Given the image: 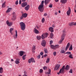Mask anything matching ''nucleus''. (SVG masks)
Returning <instances> with one entry per match:
<instances>
[{"label": "nucleus", "mask_w": 76, "mask_h": 76, "mask_svg": "<svg viewBox=\"0 0 76 76\" xmlns=\"http://www.w3.org/2000/svg\"><path fill=\"white\" fill-rule=\"evenodd\" d=\"M44 1H42L41 2V4L39 6L38 9L41 12H42L43 11H44Z\"/></svg>", "instance_id": "nucleus-1"}, {"label": "nucleus", "mask_w": 76, "mask_h": 76, "mask_svg": "<svg viewBox=\"0 0 76 76\" xmlns=\"http://www.w3.org/2000/svg\"><path fill=\"white\" fill-rule=\"evenodd\" d=\"M63 34L61 37V39L59 42V44H61L62 42L64 39V37L66 36V34H65L66 33V31L65 30H63Z\"/></svg>", "instance_id": "nucleus-2"}, {"label": "nucleus", "mask_w": 76, "mask_h": 76, "mask_svg": "<svg viewBox=\"0 0 76 76\" xmlns=\"http://www.w3.org/2000/svg\"><path fill=\"white\" fill-rule=\"evenodd\" d=\"M20 25L21 27V28L22 30L23 31H24L25 29V23L21 22L20 23Z\"/></svg>", "instance_id": "nucleus-3"}, {"label": "nucleus", "mask_w": 76, "mask_h": 76, "mask_svg": "<svg viewBox=\"0 0 76 76\" xmlns=\"http://www.w3.org/2000/svg\"><path fill=\"white\" fill-rule=\"evenodd\" d=\"M64 69H65V66H64L62 68L60 69L59 72L57 73L58 75H60V73H64Z\"/></svg>", "instance_id": "nucleus-4"}, {"label": "nucleus", "mask_w": 76, "mask_h": 76, "mask_svg": "<svg viewBox=\"0 0 76 76\" xmlns=\"http://www.w3.org/2000/svg\"><path fill=\"white\" fill-rule=\"evenodd\" d=\"M48 34L47 33L43 34L41 36V38L42 39H45V38H47V37H48Z\"/></svg>", "instance_id": "nucleus-5"}, {"label": "nucleus", "mask_w": 76, "mask_h": 76, "mask_svg": "<svg viewBox=\"0 0 76 76\" xmlns=\"http://www.w3.org/2000/svg\"><path fill=\"white\" fill-rule=\"evenodd\" d=\"M13 17L12 18L11 20H15L16 19V14L15 12H13L12 13Z\"/></svg>", "instance_id": "nucleus-6"}, {"label": "nucleus", "mask_w": 76, "mask_h": 76, "mask_svg": "<svg viewBox=\"0 0 76 76\" xmlns=\"http://www.w3.org/2000/svg\"><path fill=\"white\" fill-rule=\"evenodd\" d=\"M68 9V11L66 12L67 15L68 16L70 15V13H71V9H70V8L69 7Z\"/></svg>", "instance_id": "nucleus-7"}, {"label": "nucleus", "mask_w": 76, "mask_h": 76, "mask_svg": "<svg viewBox=\"0 0 76 76\" xmlns=\"http://www.w3.org/2000/svg\"><path fill=\"white\" fill-rule=\"evenodd\" d=\"M60 65H56L54 68V70H57L60 68Z\"/></svg>", "instance_id": "nucleus-8"}, {"label": "nucleus", "mask_w": 76, "mask_h": 76, "mask_svg": "<svg viewBox=\"0 0 76 76\" xmlns=\"http://www.w3.org/2000/svg\"><path fill=\"white\" fill-rule=\"evenodd\" d=\"M27 5L28 3L26 2H25L21 4V6L22 7H25V6H27Z\"/></svg>", "instance_id": "nucleus-9"}, {"label": "nucleus", "mask_w": 76, "mask_h": 76, "mask_svg": "<svg viewBox=\"0 0 76 76\" xmlns=\"http://www.w3.org/2000/svg\"><path fill=\"white\" fill-rule=\"evenodd\" d=\"M46 43V42L45 41V40H43L42 41V45L43 47H45V46Z\"/></svg>", "instance_id": "nucleus-10"}, {"label": "nucleus", "mask_w": 76, "mask_h": 76, "mask_svg": "<svg viewBox=\"0 0 76 76\" xmlns=\"http://www.w3.org/2000/svg\"><path fill=\"white\" fill-rule=\"evenodd\" d=\"M15 35L14 36V39H16L18 37V32H17V30H15Z\"/></svg>", "instance_id": "nucleus-11"}, {"label": "nucleus", "mask_w": 76, "mask_h": 76, "mask_svg": "<svg viewBox=\"0 0 76 76\" xmlns=\"http://www.w3.org/2000/svg\"><path fill=\"white\" fill-rule=\"evenodd\" d=\"M7 24L9 26H12V23L11 22L10 23L9 22V21H7Z\"/></svg>", "instance_id": "nucleus-12"}, {"label": "nucleus", "mask_w": 76, "mask_h": 76, "mask_svg": "<svg viewBox=\"0 0 76 76\" xmlns=\"http://www.w3.org/2000/svg\"><path fill=\"white\" fill-rule=\"evenodd\" d=\"M67 0H61V2L62 4H65V3H67Z\"/></svg>", "instance_id": "nucleus-13"}, {"label": "nucleus", "mask_w": 76, "mask_h": 76, "mask_svg": "<svg viewBox=\"0 0 76 76\" xmlns=\"http://www.w3.org/2000/svg\"><path fill=\"white\" fill-rule=\"evenodd\" d=\"M49 31H50L51 32H54V28H53V27H50L49 28Z\"/></svg>", "instance_id": "nucleus-14"}, {"label": "nucleus", "mask_w": 76, "mask_h": 76, "mask_svg": "<svg viewBox=\"0 0 76 76\" xmlns=\"http://www.w3.org/2000/svg\"><path fill=\"white\" fill-rule=\"evenodd\" d=\"M29 5H28L26 7H25V9L26 10H28L29 9Z\"/></svg>", "instance_id": "nucleus-15"}, {"label": "nucleus", "mask_w": 76, "mask_h": 76, "mask_svg": "<svg viewBox=\"0 0 76 76\" xmlns=\"http://www.w3.org/2000/svg\"><path fill=\"white\" fill-rule=\"evenodd\" d=\"M69 46H70V43L68 42L67 44V45L66 46V47L65 49L66 51L67 50V49H68V48H69Z\"/></svg>", "instance_id": "nucleus-16"}, {"label": "nucleus", "mask_w": 76, "mask_h": 76, "mask_svg": "<svg viewBox=\"0 0 76 76\" xmlns=\"http://www.w3.org/2000/svg\"><path fill=\"white\" fill-rule=\"evenodd\" d=\"M50 0H45L44 1V3L45 5H47L50 2Z\"/></svg>", "instance_id": "nucleus-17"}, {"label": "nucleus", "mask_w": 76, "mask_h": 76, "mask_svg": "<svg viewBox=\"0 0 76 76\" xmlns=\"http://www.w3.org/2000/svg\"><path fill=\"white\" fill-rule=\"evenodd\" d=\"M34 32L35 34H38V33H39V31H38L36 28L34 29Z\"/></svg>", "instance_id": "nucleus-18"}, {"label": "nucleus", "mask_w": 76, "mask_h": 76, "mask_svg": "<svg viewBox=\"0 0 76 76\" xmlns=\"http://www.w3.org/2000/svg\"><path fill=\"white\" fill-rule=\"evenodd\" d=\"M19 53L20 56H22L23 55L24 52L21 51H20Z\"/></svg>", "instance_id": "nucleus-19"}, {"label": "nucleus", "mask_w": 76, "mask_h": 76, "mask_svg": "<svg viewBox=\"0 0 76 76\" xmlns=\"http://www.w3.org/2000/svg\"><path fill=\"white\" fill-rule=\"evenodd\" d=\"M22 15H23V17H24V18H26V17H27V16H28V15L26 13L23 14Z\"/></svg>", "instance_id": "nucleus-20"}, {"label": "nucleus", "mask_w": 76, "mask_h": 76, "mask_svg": "<svg viewBox=\"0 0 76 76\" xmlns=\"http://www.w3.org/2000/svg\"><path fill=\"white\" fill-rule=\"evenodd\" d=\"M69 68H70V66L68 65H67L65 68V70H68L69 69Z\"/></svg>", "instance_id": "nucleus-21"}, {"label": "nucleus", "mask_w": 76, "mask_h": 76, "mask_svg": "<svg viewBox=\"0 0 76 76\" xmlns=\"http://www.w3.org/2000/svg\"><path fill=\"white\" fill-rule=\"evenodd\" d=\"M60 47V46L58 45H56L55 46V50L56 48H58Z\"/></svg>", "instance_id": "nucleus-22"}, {"label": "nucleus", "mask_w": 76, "mask_h": 76, "mask_svg": "<svg viewBox=\"0 0 76 76\" xmlns=\"http://www.w3.org/2000/svg\"><path fill=\"white\" fill-rule=\"evenodd\" d=\"M37 38L38 40H40L41 39V37L40 36H38L37 37Z\"/></svg>", "instance_id": "nucleus-23"}, {"label": "nucleus", "mask_w": 76, "mask_h": 76, "mask_svg": "<svg viewBox=\"0 0 76 76\" xmlns=\"http://www.w3.org/2000/svg\"><path fill=\"white\" fill-rule=\"evenodd\" d=\"M47 74L48 75H50L51 74V69H49L48 70V72H47Z\"/></svg>", "instance_id": "nucleus-24"}, {"label": "nucleus", "mask_w": 76, "mask_h": 76, "mask_svg": "<svg viewBox=\"0 0 76 76\" xmlns=\"http://www.w3.org/2000/svg\"><path fill=\"white\" fill-rule=\"evenodd\" d=\"M13 28H10V34H11L12 35H13V33H12V31H13Z\"/></svg>", "instance_id": "nucleus-25"}, {"label": "nucleus", "mask_w": 76, "mask_h": 76, "mask_svg": "<svg viewBox=\"0 0 76 76\" xmlns=\"http://www.w3.org/2000/svg\"><path fill=\"white\" fill-rule=\"evenodd\" d=\"M11 9H12V8H9L7 10V11L6 13H8L9 12H10V10H11Z\"/></svg>", "instance_id": "nucleus-26"}, {"label": "nucleus", "mask_w": 76, "mask_h": 76, "mask_svg": "<svg viewBox=\"0 0 76 76\" xmlns=\"http://www.w3.org/2000/svg\"><path fill=\"white\" fill-rule=\"evenodd\" d=\"M50 47L52 48V49H54V50H55V46L53 45H51L50 46Z\"/></svg>", "instance_id": "nucleus-27"}, {"label": "nucleus", "mask_w": 76, "mask_h": 76, "mask_svg": "<svg viewBox=\"0 0 76 76\" xmlns=\"http://www.w3.org/2000/svg\"><path fill=\"white\" fill-rule=\"evenodd\" d=\"M3 70V68L2 67H0V73H2Z\"/></svg>", "instance_id": "nucleus-28"}, {"label": "nucleus", "mask_w": 76, "mask_h": 76, "mask_svg": "<svg viewBox=\"0 0 76 76\" xmlns=\"http://www.w3.org/2000/svg\"><path fill=\"white\" fill-rule=\"evenodd\" d=\"M72 50H73V47H72V45H71L69 47V51H72Z\"/></svg>", "instance_id": "nucleus-29"}, {"label": "nucleus", "mask_w": 76, "mask_h": 76, "mask_svg": "<svg viewBox=\"0 0 76 76\" xmlns=\"http://www.w3.org/2000/svg\"><path fill=\"white\" fill-rule=\"evenodd\" d=\"M6 3V1H5L4 3H3L2 6V7H6V5H5V4Z\"/></svg>", "instance_id": "nucleus-30"}, {"label": "nucleus", "mask_w": 76, "mask_h": 76, "mask_svg": "<svg viewBox=\"0 0 76 76\" xmlns=\"http://www.w3.org/2000/svg\"><path fill=\"white\" fill-rule=\"evenodd\" d=\"M26 55H25L22 56V59L23 60H25L26 58L25 57H26Z\"/></svg>", "instance_id": "nucleus-31"}, {"label": "nucleus", "mask_w": 76, "mask_h": 76, "mask_svg": "<svg viewBox=\"0 0 76 76\" xmlns=\"http://www.w3.org/2000/svg\"><path fill=\"white\" fill-rule=\"evenodd\" d=\"M36 47V46H33L32 48V51H35Z\"/></svg>", "instance_id": "nucleus-32"}, {"label": "nucleus", "mask_w": 76, "mask_h": 76, "mask_svg": "<svg viewBox=\"0 0 76 76\" xmlns=\"http://www.w3.org/2000/svg\"><path fill=\"white\" fill-rule=\"evenodd\" d=\"M31 61L32 63H35V61L34 59L33 58H31Z\"/></svg>", "instance_id": "nucleus-33"}, {"label": "nucleus", "mask_w": 76, "mask_h": 76, "mask_svg": "<svg viewBox=\"0 0 76 76\" xmlns=\"http://www.w3.org/2000/svg\"><path fill=\"white\" fill-rule=\"evenodd\" d=\"M53 36H54V35H53V34L52 33H50V38H52L53 37Z\"/></svg>", "instance_id": "nucleus-34"}, {"label": "nucleus", "mask_w": 76, "mask_h": 76, "mask_svg": "<svg viewBox=\"0 0 76 76\" xmlns=\"http://www.w3.org/2000/svg\"><path fill=\"white\" fill-rule=\"evenodd\" d=\"M69 26H73L74 25V22H73L69 24Z\"/></svg>", "instance_id": "nucleus-35"}, {"label": "nucleus", "mask_w": 76, "mask_h": 76, "mask_svg": "<svg viewBox=\"0 0 76 76\" xmlns=\"http://www.w3.org/2000/svg\"><path fill=\"white\" fill-rule=\"evenodd\" d=\"M49 62H50V58H48L46 60V63H49Z\"/></svg>", "instance_id": "nucleus-36"}, {"label": "nucleus", "mask_w": 76, "mask_h": 76, "mask_svg": "<svg viewBox=\"0 0 76 76\" xmlns=\"http://www.w3.org/2000/svg\"><path fill=\"white\" fill-rule=\"evenodd\" d=\"M19 63H20V62L18 61H17L16 60L15 61V64H19Z\"/></svg>", "instance_id": "nucleus-37"}, {"label": "nucleus", "mask_w": 76, "mask_h": 76, "mask_svg": "<svg viewBox=\"0 0 76 76\" xmlns=\"http://www.w3.org/2000/svg\"><path fill=\"white\" fill-rule=\"evenodd\" d=\"M40 73H42L43 72V69H41L39 71Z\"/></svg>", "instance_id": "nucleus-38"}, {"label": "nucleus", "mask_w": 76, "mask_h": 76, "mask_svg": "<svg viewBox=\"0 0 76 76\" xmlns=\"http://www.w3.org/2000/svg\"><path fill=\"white\" fill-rule=\"evenodd\" d=\"M69 58H73V57H72V54H70L69 55Z\"/></svg>", "instance_id": "nucleus-39"}, {"label": "nucleus", "mask_w": 76, "mask_h": 76, "mask_svg": "<svg viewBox=\"0 0 76 76\" xmlns=\"http://www.w3.org/2000/svg\"><path fill=\"white\" fill-rule=\"evenodd\" d=\"M31 58L30 59H29L28 60V63H31Z\"/></svg>", "instance_id": "nucleus-40"}, {"label": "nucleus", "mask_w": 76, "mask_h": 76, "mask_svg": "<svg viewBox=\"0 0 76 76\" xmlns=\"http://www.w3.org/2000/svg\"><path fill=\"white\" fill-rule=\"evenodd\" d=\"M49 7H50V8H52V7H53V5L50 4L49 5Z\"/></svg>", "instance_id": "nucleus-41"}, {"label": "nucleus", "mask_w": 76, "mask_h": 76, "mask_svg": "<svg viewBox=\"0 0 76 76\" xmlns=\"http://www.w3.org/2000/svg\"><path fill=\"white\" fill-rule=\"evenodd\" d=\"M44 51L45 53H48V50H47V49H44Z\"/></svg>", "instance_id": "nucleus-42"}, {"label": "nucleus", "mask_w": 76, "mask_h": 76, "mask_svg": "<svg viewBox=\"0 0 76 76\" xmlns=\"http://www.w3.org/2000/svg\"><path fill=\"white\" fill-rule=\"evenodd\" d=\"M61 53L63 54V53H64L66 52L65 51H64V50H61Z\"/></svg>", "instance_id": "nucleus-43"}, {"label": "nucleus", "mask_w": 76, "mask_h": 76, "mask_svg": "<svg viewBox=\"0 0 76 76\" xmlns=\"http://www.w3.org/2000/svg\"><path fill=\"white\" fill-rule=\"evenodd\" d=\"M44 21H45V19L44 18H43L42 20V23H44Z\"/></svg>", "instance_id": "nucleus-44"}, {"label": "nucleus", "mask_w": 76, "mask_h": 76, "mask_svg": "<svg viewBox=\"0 0 76 76\" xmlns=\"http://www.w3.org/2000/svg\"><path fill=\"white\" fill-rule=\"evenodd\" d=\"M66 54H71V52H66Z\"/></svg>", "instance_id": "nucleus-45"}, {"label": "nucleus", "mask_w": 76, "mask_h": 76, "mask_svg": "<svg viewBox=\"0 0 76 76\" xmlns=\"http://www.w3.org/2000/svg\"><path fill=\"white\" fill-rule=\"evenodd\" d=\"M53 43V40H51L50 41V45H51V44H52Z\"/></svg>", "instance_id": "nucleus-46"}, {"label": "nucleus", "mask_w": 76, "mask_h": 76, "mask_svg": "<svg viewBox=\"0 0 76 76\" xmlns=\"http://www.w3.org/2000/svg\"><path fill=\"white\" fill-rule=\"evenodd\" d=\"M37 57L38 59L40 58H41V55H39L37 56Z\"/></svg>", "instance_id": "nucleus-47"}, {"label": "nucleus", "mask_w": 76, "mask_h": 76, "mask_svg": "<svg viewBox=\"0 0 76 76\" xmlns=\"http://www.w3.org/2000/svg\"><path fill=\"white\" fill-rule=\"evenodd\" d=\"M44 70H46V69H47V66H45L43 68Z\"/></svg>", "instance_id": "nucleus-48"}, {"label": "nucleus", "mask_w": 76, "mask_h": 76, "mask_svg": "<svg viewBox=\"0 0 76 76\" xmlns=\"http://www.w3.org/2000/svg\"><path fill=\"white\" fill-rule=\"evenodd\" d=\"M24 17L23 16V15H22V16H21L20 18V19H23V18Z\"/></svg>", "instance_id": "nucleus-49"}, {"label": "nucleus", "mask_w": 76, "mask_h": 76, "mask_svg": "<svg viewBox=\"0 0 76 76\" xmlns=\"http://www.w3.org/2000/svg\"><path fill=\"white\" fill-rule=\"evenodd\" d=\"M56 52H54L53 53V54L54 56H55L56 55Z\"/></svg>", "instance_id": "nucleus-50"}, {"label": "nucleus", "mask_w": 76, "mask_h": 76, "mask_svg": "<svg viewBox=\"0 0 76 76\" xmlns=\"http://www.w3.org/2000/svg\"><path fill=\"white\" fill-rule=\"evenodd\" d=\"M69 73H72V69H71L69 71Z\"/></svg>", "instance_id": "nucleus-51"}, {"label": "nucleus", "mask_w": 76, "mask_h": 76, "mask_svg": "<svg viewBox=\"0 0 76 76\" xmlns=\"http://www.w3.org/2000/svg\"><path fill=\"white\" fill-rule=\"evenodd\" d=\"M15 4H18V1H17L16 2H15Z\"/></svg>", "instance_id": "nucleus-52"}, {"label": "nucleus", "mask_w": 76, "mask_h": 76, "mask_svg": "<svg viewBox=\"0 0 76 76\" xmlns=\"http://www.w3.org/2000/svg\"><path fill=\"white\" fill-rule=\"evenodd\" d=\"M22 1V0H20L19 1V4H21V2Z\"/></svg>", "instance_id": "nucleus-53"}, {"label": "nucleus", "mask_w": 76, "mask_h": 76, "mask_svg": "<svg viewBox=\"0 0 76 76\" xmlns=\"http://www.w3.org/2000/svg\"><path fill=\"white\" fill-rule=\"evenodd\" d=\"M44 16H47V14L46 13L44 14Z\"/></svg>", "instance_id": "nucleus-54"}, {"label": "nucleus", "mask_w": 76, "mask_h": 76, "mask_svg": "<svg viewBox=\"0 0 76 76\" xmlns=\"http://www.w3.org/2000/svg\"><path fill=\"white\" fill-rule=\"evenodd\" d=\"M40 54L41 56H42V55H43V54H44V53H43V52H41Z\"/></svg>", "instance_id": "nucleus-55"}, {"label": "nucleus", "mask_w": 76, "mask_h": 76, "mask_svg": "<svg viewBox=\"0 0 76 76\" xmlns=\"http://www.w3.org/2000/svg\"><path fill=\"white\" fill-rule=\"evenodd\" d=\"M19 60H20L19 58L16 59V61H19Z\"/></svg>", "instance_id": "nucleus-56"}, {"label": "nucleus", "mask_w": 76, "mask_h": 76, "mask_svg": "<svg viewBox=\"0 0 76 76\" xmlns=\"http://www.w3.org/2000/svg\"><path fill=\"white\" fill-rule=\"evenodd\" d=\"M47 55L46 54L45 55L44 57H47Z\"/></svg>", "instance_id": "nucleus-57"}, {"label": "nucleus", "mask_w": 76, "mask_h": 76, "mask_svg": "<svg viewBox=\"0 0 76 76\" xmlns=\"http://www.w3.org/2000/svg\"><path fill=\"white\" fill-rule=\"evenodd\" d=\"M55 15H57V12H55Z\"/></svg>", "instance_id": "nucleus-58"}, {"label": "nucleus", "mask_w": 76, "mask_h": 76, "mask_svg": "<svg viewBox=\"0 0 76 76\" xmlns=\"http://www.w3.org/2000/svg\"><path fill=\"white\" fill-rule=\"evenodd\" d=\"M22 1L23 2H25V1H26V0H22Z\"/></svg>", "instance_id": "nucleus-59"}, {"label": "nucleus", "mask_w": 76, "mask_h": 76, "mask_svg": "<svg viewBox=\"0 0 76 76\" xmlns=\"http://www.w3.org/2000/svg\"><path fill=\"white\" fill-rule=\"evenodd\" d=\"M56 2H58V0H55Z\"/></svg>", "instance_id": "nucleus-60"}, {"label": "nucleus", "mask_w": 76, "mask_h": 76, "mask_svg": "<svg viewBox=\"0 0 76 76\" xmlns=\"http://www.w3.org/2000/svg\"><path fill=\"white\" fill-rule=\"evenodd\" d=\"M75 9V8L74 9V12H75V13H76V10Z\"/></svg>", "instance_id": "nucleus-61"}, {"label": "nucleus", "mask_w": 76, "mask_h": 76, "mask_svg": "<svg viewBox=\"0 0 76 76\" xmlns=\"http://www.w3.org/2000/svg\"><path fill=\"white\" fill-rule=\"evenodd\" d=\"M23 76H28V75L26 74L24 75Z\"/></svg>", "instance_id": "nucleus-62"}, {"label": "nucleus", "mask_w": 76, "mask_h": 76, "mask_svg": "<svg viewBox=\"0 0 76 76\" xmlns=\"http://www.w3.org/2000/svg\"><path fill=\"white\" fill-rule=\"evenodd\" d=\"M2 54H3V53H2L1 52H0V55H1Z\"/></svg>", "instance_id": "nucleus-63"}, {"label": "nucleus", "mask_w": 76, "mask_h": 76, "mask_svg": "<svg viewBox=\"0 0 76 76\" xmlns=\"http://www.w3.org/2000/svg\"><path fill=\"white\" fill-rule=\"evenodd\" d=\"M24 74H27V73H26V71H24Z\"/></svg>", "instance_id": "nucleus-64"}]
</instances>
